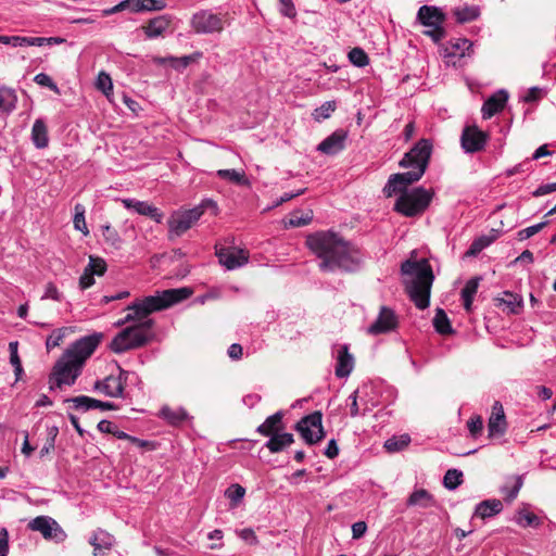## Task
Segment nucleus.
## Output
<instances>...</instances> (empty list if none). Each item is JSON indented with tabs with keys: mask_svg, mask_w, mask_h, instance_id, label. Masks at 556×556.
<instances>
[{
	"mask_svg": "<svg viewBox=\"0 0 556 556\" xmlns=\"http://www.w3.org/2000/svg\"><path fill=\"white\" fill-rule=\"evenodd\" d=\"M192 294L189 288L167 289L156 292L154 295L137 300L127 306L128 314L124 319L116 323L117 326L130 321H137L118 332L111 341L110 349L116 354L125 353L144 346L153 338L152 331L154 321L148 316L151 313L165 309L177 304Z\"/></svg>",
	"mask_w": 556,
	"mask_h": 556,
	"instance_id": "nucleus-1",
	"label": "nucleus"
},
{
	"mask_svg": "<svg viewBox=\"0 0 556 556\" xmlns=\"http://www.w3.org/2000/svg\"><path fill=\"white\" fill-rule=\"evenodd\" d=\"M307 248L320 258L321 271L353 273L361 268L362 251L333 231H317L306 237Z\"/></svg>",
	"mask_w": 556,
	"mask_h": 556,
	"instance_id": "nucleus-2",
	"label": "nucleus"
},
{
	"mask_svg": "<svg viewBox=\"0 0 556 556\" xmlns=\"http://www.w3.org/2000/svg\"><path fill=\"white\" fill-rule=\"evenodd\" d=\"M102 333L94 332L72 343L58 359L50 374V389L72 386L81 374L86 361L101 342Z\"/></svg>",
	"mask_w": 556,
	"mask_h": 556,
	"instance_id": "nucleus-3",
	"label": "nucleus"
},
{
	"mask_svg": "<svg viewBox=\"0 0 556 556\" xmlns=\"http://www.w3.org/2000/svg\"><path fill=\"white\" fill-rule=\"evenodd\" d=\"M432 152L433 141L431 139L418 140L399 163L401 167L410 170L391 175L383 188L384 195L390 198L394 193H403L407 191V186L419 181L429 166Z\"/></svg>",
	"mask_w": 556,
	"mask_h": 556,
	"instance_id": "nucleus-4",
	"label": "nucleus"
},
{
	"mask_svg": "<svg viewBox=\"0 0 556 556\" xmlns=\"http://www.w3.org/2000/svg\"><path fill=\"white\" fill-rule=\"evenodd\" d=\"M401 273L409 278L405 283L410 301L419 309L427 308L430 304V290L434 280L432 267L428 260H406L401 265Z\"/></svg>",
	"mask_w": 556,
	"mask_h": 556,
	"instance_id": "nucleus-5",
	"label": "nucleus"
},
{
	"mask_svg": "<svg viewBox=\"0 0 556 556\" xmlns=\"http://www.w3.org/2000/svg\"><path fill=\"white\" fill-rule=\"evenodd\" d=\"M206 208H212L216 214L217 205L213 200L204 199L193 208L174 212L167 222L169 232L180 237L201 218Z\"/></svg>",
	"mask_w": 556,
	"mask_h": 556,
	"instance_id": "nucleus-6",
	"label": "nucleus"
},
{
	"mask_svg": "<svg viewBox=\"0 0 556 556\" xmlns=\"http://www.w3.org/2000/svg\"><path fill=\"white\" fill-rule=\"evenodd\" d=\"M433 192L417 187L409 191H404L397 198L394 210L407 217H414L422 214L431 203Z\"/></svg>",
	"mask_w": 556,
	"mask_h": 556,
	"instance_id": "nucleus-7",
	"label": "nucleus"
},
{
	"mask_svg": "<svg viewBox=\"0 0 556 556\" xmlns=\"http://www.w3.org/2000/svg\"><path fill=\"white\" fill-rule=\"evenodd\" d=\"M417 21L428 29L424 34L431 38L434 43H439L446 37L444 23L446 15L443 10L435 5H421L417 12Z\"/></svg>",
	"mask_w": 556,
	"mask_h": 556,
	"instance_id": "nucleus-8",
	"label": "nucleus"
},
{
	"mask_svg": "<svg viewBox=\"0 0 556 556\" xmlns=\"http://www.w3.org/2000/svg\"><path fill=\"white\" fill-rule=\"evenodd\" d=\"M190 27L197 35L219 34L225 28L224 15L203 9L192 14Z\"/></svg>",
	"mask_w": 556,
	"mask_h": 556,
	"instance_id": "nucleus-9",
	"label": "nucleus"
},
{
	"mask_svg": "<svg viewBox=\"0 0 556 556\" xmlns=\"http://www.w3.org/2000/svg\"><path fill=\"white\" fill-rule=\"evenodd\" d=\"M295 430L301 434L306 444H317L326 435L323 427V414L316 410L304 416L296 422Z\"/></svg>",
	"mask_w": 556,
	"mask_h": 556,
	"instance_id": "nucleus-10",
	"label": "nucleus"
},
{
	"mask_svg": "<svg viewBox=\"0 0 556 556\" xmlns=\"http://www.w3.org/2000/svg\"><path fill=\"white\" fill-rule=\"evenodd\" d=\"M128 375L129 371L118 367L117 376L110 375L102 380H97L93 390L110 397H123Z\"/></svg>",
	"mask_w": 556,
	"mask_h": 556,
	"instance_id": "nucleus-11",
	"label": "nucleus"
},
{
	"mask_svg": "<svg viewBox=\"0 0 556 556\" xmlns=\"http://www.w3.org/2000/svg\"><path fill=\"white\" fill-rule=\"evenodd\" d=\"M215 254L218 257V262L227 270H233L240 268L249 263V252L244 249H238L236 247H215Z\"/></svg>",
	"mask_w": 556,
	"mask_h": 556,
	"instance_id": "nucleus-12",
	"label": "nucleus"
},
{
	"mask_svg": "<svg viewBox=\"0 0 556 556\" xmlns=\"http://www.w3.org/2000/svg\"><path fill=\"white\" fill-rule=\"evenodd\" d=\"M28 528L33 531L40 532L46 540L63 542L66 538L60 525L49 516H38L31 519L28 523Z\"/></svg>",
	"mask_w": 556,
	"mask_h": 556,
	"instance_id": "nucleus-13",
	"label": "nucleus"
},
{
	"mask_svg": "<svg viewBox=\"0 0 556 556\" xmlns=\"http://www.w3.org/2000/svg\"><path fill=\"white\" fill-rule=\"evenodd\" d=\"M489 140V134L481 130L478 126H466L460 136V144L466 153H477L482 151Z\"/></svg>",
	"mask_w": 556,
	"mask_h": 556,
	"instance_id": "nucleus-14",
	"label": "nucleus"
},
{
	"mask_svg": "<svg viewBox=\"0 0 556 556\" xmlns=\"http://www.w3.org/2000/svg\"><path fill=\"white\" fill-rule=\"evenodd\" d=\"M399 326V317L394 309L389 306H381L376 320L367 328V333L378 336L389 333Z\"/></svg>",
	"mask_w": 556,
	"mask_h": 556,
	"instance_id": "nucleus-15",
	"label": "nucleus"
},
{
	"mask_svg": "<svg viewBox=\"0 0 556 556\" xmlns=\"http://www.w3.org/2000/svg\"><path fill=\"white\" fill-rule=\"evenodd\" d=\"M507 430V421L504 413V407L501 402L495 401L492 406V413L488 420L489 438H500L505 434Z\"/></svg>",
	"mask_w": 556,
	"mask_h": 556,
	"instance_id": "nucleus-16",
	"label": "nucleus"
},
{
	"mask_svg": "<svg viewBox=\"0 0 556 556\" xmlns=\"http://www.w3.org/2000/svg\"><path fill=\"white\" fill-rule=\"evenodd\" d=\"M346 139L348 131L344 129H337L317 146V150L327 155H336L344 150Z\"/></svg>",
	"mask_w": 556,
	"mask_h": 556,
	"instance_id": "nucleus-17",
	"label": "nucleus"
},
{
	"mask_svg": "<svg viewBox=\"0 0 556 556\" xmlns=\"http://www.w3.org/2000/svg\"><path fill=\"white\" fill-rule=\"evenodd\" d=\"M66 402L72 403L75 409L84 412L90 409L112 410L117 408L116 405L112 402H102L87 395L71 397L67 399Z\"/></svg>",
	"mask_w": 556,
	"mask_h": 556,
	"instance_id": "nucleus-18",
	"label": "nucleus"
},
{
	"mask_svg": "<svg viewBox=\"0 0 556 556\" xmlns=\"http://www.w3.org/2000/svg\"><path fill=\"white\" fill-rule=\"evenodd\" d=\"M508 100V92L504 89H501L489 97L481 109L482 117L484 119H489L498 112H501Z\"/></svg>",
	"mask_w": 556,
	"mask_h": 556,
	"instance_id": "nucleus-19",
	"label": "nucleus"
},
{
	"mask_svg": "<svg viewBox=\"0 0 556 556\" xmlns=\"http://www.w3.org/2000/svg\"><path fill=\"white\" fill-rule=\"evenodd\" d=\"M123 204L126 208L132 210L139 215L148 216L159 224L162 223L163 220V213L157 207L151 205L146 201H139L136 199H124Z\"/></svg>",
	"mask_w": 556,
	"mask_h": 556,
	"instance_id": "nucleus-20",
	"label": "nucleus"
},
{
	"mask_svg": "<svg viewBox=\"0 0 556 556\" xmlns=\"http://www.w3.org/2000/svg\"><path fill=\"white\" fill-rule=\"evenodd\" d=\"M203 56L201 51H195L192 54L184 55V56H156L153 59L154 63L157 65L169 64L174 70L178 72H182L186 70L192 62L199 61Z\"/></svg>",
	"mask_w": 556,
	"mask_h": 556,
	"instance_id": "nucleus-21",
	"label": "nucleus"
},
{
	"mask_svg": "<svg viewBox=\"0 0 556 556\" xmlns=\"http://www.w3.org/2000/svg\"><path fill=\"white\" fill-rule=\"evenodd\" d=\"M354 367V357L349 352V345L343 344L339 345L337 350V363L334 368V374L338 378L348 377Z\"/></svg>",
	"mask_w": 556,
	"mask_h": 556,
	"instance_id": "nucleus-22",
	"label": "nucleus"
},
{
	"mask_svg": "<svg viewBox=\"0 0 556 556\" xmlns=\"http://www.w3.org/2000/svg\"><path fill=\"white\" fill-rule=\"evenodd\" d=\"M114 543L115 538L101 528L97 529L89 538V544L93 546L94 556H102L104 551H109L113 547Z\"/></svg>",
	"mask_w": 556,
	"mask_h": 556,
	"instance_id": "nucleus-23",
	"label": "nucleus"
},
{
	"mask_svg": "<svg viewBox=\"0 0 556 556\" xmlns=\"http://www.w3.org/2000/svg\"><path fill=\"white\" fill-rule=\"evenodd\" d=\"M157 416L173 427H179L190 419V416L185 408H173L168 405L162 406Z\"/></svg>",
	"mask_w": 556,
	"mask_h": 556,
	"instance_id": "nucleus-24",
	"label": "nucleus"
},
{
	"mask_svg": "<svg viewBox=\"0 0 556 556\" xmlns=\"http://www.w3.org/2000/svg\"><path fill=\"white\" fill-rule=\"evenodd\" d=\"M473 43L467 38H456L450 40L444 48V58H464L469 55Z\"/></svg>",
	"mask_w": 556,
	"mask_h": 556,
	"instance_id": "nucleus-25",
	"label": "nucleus"
},
{
	"mask_svg": "<svg viewBox=\"0 0 556 556\" xmlns=\"http://www.w3.org/2000/svg\"><path fill=\"white\" fill-rule=\"evenodd\" d=\"M30 139L37 149H46L49 146L48 126L43 118L35 119L31 127Z\"/></svg>",
	"mask_w": 556,
	"mask_h": 556,
	"instance_id": "nucleus-26",
	"label": "nucleus"
},
{
	"mask_svg": "<svg viewBox=\"0 0 556 556\" xmlns=\"http://www.w3.org/2000/svg\"><path fill=\"white\" fill-rule=\"evenodd\" d=\"M503 503L497 498L484 500L477 504L473 517L486 519L498 515L503 510Z\"/></svg>",
	"mask_w": 556,
	"mask_h": 556,
	"instance_id": "nucleus-27",
	"label": "nucleus"
},
{
	"mask_svg": "<svg viewBox=\"0 0 556 556\" xmlns=\"http://www.w3.org/2000/svg\"><path fill=\"white\" fill-rule=\"evenodd\" d=\"M170 18L167 15H159L156 17L151 18L146 26H143V31L146 37L149 39H154L164 34L166 29L169 27Z\"/></svg>",
	"mask_w": 556,
	"mask_h": 556,
	"instance_id": "nucleus-28",
	"label": "nucleus"
},
{
	"mask_svg": "<svg viewBox=\"0 0 556 556\" xmlns=\"http://www.w3.org/2000/svg\"><path fill=\"white\" fill-rule=\"evenodd\" d=\"M406 505L408 507L429 508L435 506L437 501L426 489H417L408 496Z\"/></svg>",
	"mask_w": 556,
	"mask_h": 556,
	"instance_id": "nucleus-29",
	"label": "nucleus"
},
{
	"mask_svg": "<svg viewBox=\"0 0 556 556\" xmlns=\"http://www.w3.org/2000/svg\"><path fill=\"white\" fill-rule=\"evenodd\" d=\"M17 104V94L13 88L1 86L0 87V113L9 115Z\"/></svg>",
	"mask_w": 556,
	"mask_h": 556,
	"instance_id": "nucleus-30",
	"label": "nucleus"
},
{
	"mask_svg": "<svg viewBox=\"0 0 556 556\" xmlns=\"http://www.w3.org/2000/svg\"><path fill=\"white\" fill-rule=\"evenodd\" d=\"M281 425L282 413L277 412L274 415L267 417L265 421L257 427L256 431L264 437H269L271 434L278 433L281 429Z\"/></svg>",
	"mask_w": 556,
	"mask_h": 556,
	"instance_id": "nucleus-31",
	"label": "nucleus"
},
{
	"mask_svg": "<svg viewBox=\"0 0 556 556\" xmlns=\"http://www.w3.org/2000/svg\"><path fill=\"white\" fill-rule=\"evenodd\" d=\"M293 435L291 433H275L269 435V440L265 443V446L271 453L281 452L285 447L293 443Z\"/></svg>",
	"mask_w": 556,
	"mask_h": 556,
	"instance_id": "nucleus-32",
	"label": "nucleus"
},
{
	"mask_svg": "<svg viewBox=\"0 0 556 556\" xmlns=\"http://www.w3.org/2000/svg\"><path fill=\"white\" fill-rule=\"evenodd\" d=\"M497 301L500 302V305H504L505 309L511 314H518L522 307V298L510 291H504Z\"/></svg>",
	"mask_w": 556,
	"mask_h": 556,
	"instance_id": "nucleus-33",
	"label": "nucleus"
},
{
	"mask_svg": "<svg viewBox=\"0 0 556 556\" xmlns=\"http://www.w3.org/2000/svg\"><path fill=\"white\" fill-rule=\"evenodd\" d=\"M453 15L456 22L464 24L477 20L480 16V8L478 5H465L463 8H455Z\"/></svg>",
	"mask_w": 556,
	"mask_h": 556,
	"instance_id": "nucleus-34",
	"label": "nucleus"
},
{
	"mask_svg": "<svg viewBox=\"0 0 556 556\" xmlns=\"http://www.w3.org/2000/svg\"><path fill=\"white\" fill-rule=\"evenodd\" d=\"M433 327L440 334H450L453 332L450 319L442 308H438L433 317Z\"/></svg>",
	"mask_w": 556,
	"mask_h": 556,
	"instance_id": "nucleus-35",
	"label": "nucleus"
},
{
	"mask_svg": "<svg viewBox=\"0 0 556 556\" xmlns=\"http://www.w3.org/2000/svg\"><path fill=\"white\" fill-rule=\"evenodd\" d=\"M130 7L132 12L161 11L166 3L163 0H135Z\"/></svg>",
	"mask_w": 556,
	"mask_h": 556,
	"instance_id": "nucleus-36",
	"label": "nucleus"
},
{
	"mask_svg": "<svg viewBox=\"0 0 556 556\" xmlns=\"http://www.w3.org/2000/svg\"><path fill=\"white\" fill-rule=\"evenodd\" d=\"M216 175L222 179H227L239 186L249 185V180L245 177V173L243 170L237 169H219Z\"/></svg>",
	"mask_w": 556,
	"mask_h": 556,
	"instance_id": "nucleus-37",
	"label": "nucleus"
},
{
	"mask_svg": "<svg viewBox=\"0 0 556 556\" xmlns=\"http://www.w3.org/2000/svg\"><path fill=\"white\" fill-rule=\"evenodd\" d=\"M313 219V212L307 211L302 213L300 211H294L290 214L288 220L286 222L287 227H302L308 225Z\"/></svg>",
	"mask_w": 556,
	"mask_h": 556,
	"instance_id": "nucleus-38",
	"label": "nucleus"
},
{
	"mask_svg": "<svg viewBox=\"0 0 556 556\" xmlns=\"http://www.w3.org/2000/svg\"><path fill=\"white\" fill-rule=\"evenodd\" d=\"M410 438L408 434L392 437L384 442V448L390 453H395L408 446Z\"/></svg>",
	"mask_w": 556,
	"mask_h": 556,
	"instance_id": "nucleus-39",
	"label": "nucleus"
},
{
	"mask_svg": "<svg viewBox=\"0 0 556 556\" xmlns=\"http://www.w3.org/2000/svg\"><path fill=\"white\" fill-rule=\"evenodd\" d=\"M491 243H492V239L490 237L481 236L471 242L469 249L465 253V256L466 257L477 256L481 251H483L485 248H488Z\"/></svg>",
	"mask_w": 556,
	"mask_h": 556,
	"instance_id": "nucleus-40",
	"label": "nucleus"
},
{
	"mask_svg": "<svg viewBox=\"0 0 556 556\" xmlns=\"http://www.w3.org/2000/svg\"><path fill=\"white\" fill-rule=\"evenodd\" d=\"M463 483V472L458 469H448L443 478V484L447 490H455Z\"/></svg>",
	"mask_w": 556,
	"mask_h": 556,
	"instance_id": "nucleus-41",
	"label": "nucleus"
},
{
	"mask_svg": "<svg viewBox=\"0 0 556 556\" xmlns=\"http://www.w3.org/2000/svg\"><path fill=\"white\" fill-rule=\"evenodd\" d=\"M75 215L73 218L74 228L79 230L85 236L89 233L86 220H85V206L80 203H77L74 207Z\"/></svg>",
	"mask_w": 556,
	"mask_h": 556,
	"instance_id": "nucleus-42",
	"label": "nucleus"
},
{
	"mask_svg": "<svg viewBox=\"0 0 556 556\" xmlns=\"http://www.w3.org/2000/svg\"><path fill=\"white\" fill-rule=\"evenodd\" d=\"M349 61L356 67H365L369 64L367 53L358 47L353 48L348 54Z\"/></svg>",
	"mask_w": 556,
	"mask_h": 556,
	"instance_id": "nucleus-43",
	"label": "nucleus"
},
{
	"mask_svg": "<svg viewBox=\"0 0 556 556\" xmlns=\"http://www.w3.org/2000/svg\"><path fill=\"white\" fill-rule=\"evenodd\" d=\"M515 520L522 528L538 527L540 525L539 517L535 514L527 510H519Z\"/></svg>",
	"mask_w": 556,
	"mask_h": 556,
	"instance_id": "nucleus-44",
	"label": "nucleus"
},
{
	"mask_svg": "<svg viewBox=\"0 0 556 556\" xmlns=\"http://www.w3.org/2000/svg\"><path fill=\"white\" fill-rule=\"evenodd\" d=\"M337 108L336 101H326L319 108L315 109L313 116L316 121L330 117Z\"/></svg>",
	"mask_w": 556,
	"mask_h": 556,
	"instance_id": "nucleus-45",
	"label": "nucleus"
},
{
	"mask_svg": "<svg viewBox=\"0 0 556 556\" xmlns=\"http://www.w3.org/2000/svg\"><path fill=\"white\" fill-rule=\"evenodd\" d=\"M68 328H59L52 331V333L46 340V348L48 351L59 346L66 336Z\"/></svg>",
	"mask_w": 556,
	"mask_h": 556,
	"instance_id": "nucleus-46",
	"label": "nucleus"
},
{
	"mask_svg": "<svg viewBox=\"0 0 556 556\" xmlns=\"http://www.w3.org/2000/svg\"><path fill=\"white\" fill-rule=\"evenodd\" d=\"M87 266L89 270L93 273L94 276H103L106 271L105 261L98 256L90 255L89 263Z\"/></svg>",
	"mask_w": 556,
	"mask_h": 556,
	"instance_id": "nucleus-47",
	"label": "nucleus"
},
{
	"mask_svg": "<svg viewBox=\"0 0 556 556\" xmlns=\"http://www.w3.org/2000/svg\"><path fill=\"white\" fill-rule=\"evenodd\" d=\"M96 87L105 96H109V93L113 90V84L110 75L105 72H100L97 77Z\"/></svg>",
	"mask_w": 556,
	"mask_h": 556,
	"instance_id": "nucleus-48",
	"label": "nucleus"
},
{
	"mask_svg": "<svg viewBox=\"0 0 556 556\" xmlns=\"http://www.w3.org/2000/svg\"><path fill=\"white\" fill-rule=\"evenodd\" d=\"M467 428L471 437L478 438L483 430V420L479 415H473L467 421Z\"/></svg>",
	"mask_w": 556,
	"mask_h": 556,
	"instance_id": "nucleus-49",
	"label": "nucleus"
},
{
	"mask_svg": "<svg viewBox=\"0 0 556 556\" xmlns=\"http://www.w3.org/2000/svg\"><path fill=\"white\" fill-rule=\"evenodd\" d=\"M547 224L548 222L545 220L519 230L517 233L518 239L522 241L531 238L535 233L540 232Z\"/></svg>",
	"mask_w": 556,
	"mask_h": 556,
	"instance_id": "nucleus-50",
	"label": "nucleus"
},
{
	"mask_svg": "<svg viewBox=\"0 0 556 556\" xmlns=\"http://www.w3.org/2000/svg\"><path fill=\"white\" fill-rule=\"evenodd\" d=\"M244 494L245 489L240 484H231L225 492L226 497L235 504L241 501Z\"/></svg>",
	"mask_w": 556,
	"mask_h": 556,
	"instance_id": "nucleus-51",
	"label": "nucleus"
},
{
	"mask_svg": "<svg viewBox=\"0 0 556 556\" xmlns=\"http://www.w3.org/2000/svg\"><path fill=\"white\" fill-rule=\"evenodd\" d=\"M479 286V279L472 278L468 280L465 285V287L462 289L460 295L462 299H470L473 300L475 294L477 293Z\"/></svg>",
	"mask_w": 556,
	"mask_h": 556,
	"instance_id": "nucleus-52",
	"label": "nucleus"
},
{
	"mask_svg": "<svg viewBox=\"0 0 556 556\" xmlns=\"http://www.w3.org/2000/svg\"><path fill=\"white\" fill-rule=\"evenodd\" d=\"M34 81L41 87H47L54 92H59L56 84L52 80V78L49 75L45 73L37 74L34 77Z\"/></svg>",
	"mask_w": 556,
	"mask_h": 556,
	"instance_id": "nucleus-53",
	"label": "nucleus"
},
{
	"mask_svg": "<svg viewBox=\"0 0 556 556\" xmlns=\"http://www.w3.org/2000/svg\"><path fill=\"white\" fill-rule=\"evenodd\" d=\"M280 3V13L283 16L289 18H293L296 16V10L292 0H279Z\"/></svg>",
	"mask_w": 556,
	"mask_h": 556,
	"instance_id": "nucleus-54",
	"label": "nucleus"
},
{
	"mask_svg": "<svg viewBox=\"0 0 556 556\" xmlns=\"http://www.w3.org/2000/svg\"><path fill=\"white\" fill-rule=\"evenodd\" d=\"M94 275L89 270L88 266L85 267L83 275L79 278V287L85 290L94 283Z\"/></svg>",
	"mask_w": 556,
	"mask_h": 556,
	"instance_id": "nucleus-55",
	"label": "nucleus"
},
{
	"mask_svg": "<svg viewBox=\"0 0 556 556\" xmlns=\"http://www.w3.org/2000/svg\"><path fill=\"white\" fill-rule=\"evenodd\" d=\"M61 293L54 283L50 282L46 286L45 294L42 295V300L52 299L54 301H61Z\"/></svg>",
	"mask_w": 556,
	"mask_h": 556,
	"instance_id": "nucleus-56",
	"label": "nucleus"
},
{
	"mask_svg": "<svg viewBox=\"0 0 556 556\" xmlns=\"http://www.w3.org/2000/svg\"><path fill=\"white\" fill-rule=\"evenodd\" d=\"M556 191V182H552V184H546V185H541L540 187H538L533 192H532V195L535 197V198H539V197H542V195H545V194H548V193H552Z\"/></svg>",
	"mask_w": 556,
	"mask_h": 556,
	"instance_id": "nucleus-57",
	"label": "nucleus"
},
{
	"mask_svg": "<svg viewBox=\"0 0 556 556\" xmlns=\"http://www.w3.org/2000/svg\"><path fill=\"white\" fill-rule=\"evenodd\" d=\"M541 97H542V89H540L539 87H532L522 97V100L525 102H535V101L540 100Z\"/></svg>",
	"mask_w": 556,
	"mask_h": 556,
	"instance_id": "nucleus-58",
	"label": "nucleus"
},
{
	"mask_svg": "<svg viewBox=\"0 0 556 556\" xmlns=\"http://www.w3.org/2000/svg\"><path fill=\"white\" fill-rule=\"evenodd\" d=\"M367 531V525L364 521H357L352 525V536L357 540L361 539Z\"/></svg>",
	"mask_w": 556,
	"mask_h": 556,
	"instance_id": "nucleus-59",
	"label": "nucleus"
},
{
	"mask_svg": "<svg viewBox=\"0 0 556 556\" xmlns=\"http://www.w3.org/2000/svg\"><path fill=\"white\" fill-rule=\"evenodd\" d=\"M9 552V534L7 529L0 531V556H7Z\"/></svg>",
	"mask_w": 556,
	"mask_h": 556,
	"instance_id": "nucleus-60",
	"label": "nucleus"
},
{
	"mask_svg": "<svg viewBox=\"0 0 556 556\" xmlns=\"http://www.w3.org/2000/svg\"><path fill=\"white\" fill-rule=\"evenodd\" d=\"M324 454L330 459H333L334 457H337L339 455V447H338L337 441L334 439H331L328 442V444L324 451Z\"/></svg>",
	"mask_w": 556,
	"mask_h": 556,
	"instance_id": "nucleus-61",
	"label": "nucleus"
},
{
	"mask_svg": "<svg viewBox=\"0 0 556 556\" xmlns=\"http://www.w3.org/2000/svg\"><path fill=\"white\" fill-rule=\"evenodd\" d=\"M134 1L135 0H124V1L119 2L118 4H116L115 7L104 10L103 14L111 15V14L117 13L126 8L131 9L130 5H131V3H134Z\"/></svg>",
	"mask_w": 556,
	"mask_h": 556,
	"instance_id": "nucleus-62",
	"label": "nucleus"
},
{
	"mask_svg": "<svg viewBox=\"0 0 556 556\" xmlns=\"http://www.w3.org/2000/svg\"><path fill=\"white\" fill-rule=\"evenodd\" d=\"M228 356L231 358V359H235V361H238L242 357V354H243V349L240 344L238 343H232L229 348H228Z\"/></svg>",
	"mask_w": 556,
	"mask_h": 556,
	"instance_id": "nucleus-63",
	"label": "nucleus"
},
{
	"mask_svg": "<svg viewBox=\"0 0 556 556\" xmlns=\"http://www.w3.org/2000/svg\"><path fill=\"white\" fill-rule=\"evenodd\" d=\"M415 131H416L415 123H414V121H410L409 123H407L405 125L404 130H403V137H404L405 142H408L414 137Z\"/></svg>",
	"mask_w": 556,
	"mask_h": 556,
	"instance_id": "nucleus-64",
	"label": "nucleus"
}]
</instances>
